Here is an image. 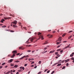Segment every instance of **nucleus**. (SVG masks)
<instances>
[{
  "mask_svg": "<svg viewBox=\"0 0 74 74\" xmlns=\"http://www.w3.org/2000/svg\"><path fill=\"white\" fill-rule=\"evenodd\" d=\"M12 53H13V55L10 56V57L11 58H13L15 56V54L17 53V51L16 50H14L12 52Z\"/></svg>",
  "mask_w": 74,
  "mask_h": 74,
  "instance_id": "1",
  "label": "nucleus"
},
{
  "mask_svg": "<svg viewBox=\"0 0 74 74\" xmlns=\"http://www.w3.org/2000/svg\"><path fill=\"white\" fill-rule=\"evenodd\" d=\"M36 38L35 37H33L32 38H29V39L26 42V43H27L29 41V40H30L31 41H33L34 40V39H35Z\"/></svg>",
  "mask_w": 74,
  "mask_h": 74,
  "instance_id": "2",
  "label": "nucleus"
},
{
  "mask_svg": "<svg viewBox=\"0 0 74 74\" xmlns=\"http://www.w3.org/2000/svg\"><path fill=\"white\" fill-rule=\"evenodd\" d=\"M41 38L42 40H44V38L42 37V35H40L39 37V38H38V40H40V39H41Z\"/></svg>",
  "mask_w": 74,
  "mask_h": 74,
  "instance_id": "3",
  "label": "nucleus"
},
{
  "mask_svg": "<svg viewBox=\"0 0 74 74\" xmlns=\"http://www.w3.org/2000/svg\"><path fill=\"white\" fill-rule=\"evenodd\" d=\"M12 23H13V24H14V25H16L17 23V21H14L13 22H12Z\"/></svg>",
  "mask_w": 74,
  "mask_h": 74,
  "instance_id": "4",
  "label": "nucleus"
},
{
  "mask_svg": "<svg viewBox=\"0 0 74 74\" xmlns=\"http://www.w3.org/2000/svg\"><path fill=\"white\" fill-rule=\"evenodd\" d=\"M47 36L49 37V38H52V35H50V34L47 35Z\"/></svg>",
  "mask_w": 74,
  "mask_h": 74,
  "instance_id": "5",
  "label": "nucleus"
},
{
  "mask_svg": "<svg viewBox=\"0 0 74 74\" xmlns=\"http://www.w3.org/2000/svg\"><path fill=\"white\" fill-rule=\"evenodd\" d=\"M23 47H22V46L19 47V49H22V50L24 49H25V48H23Z\"/></svg>",
  "mask_w": 74,
  "mask_h": 74,
  "instance_id": "6",
  "label": "nucleus"
},
{
  "mask_svg": "<svg viewBox=\"0 0 74 74\" xmlns=\"http://www.w3.org/2000/svg\"><path fill=\"white\" fill-rule=\"evenodd\" d=\"M12 61H13V60L12 59H10L8 61V63H11Z\"/></svg>",
  "mask_w": 74,
  "mask_h": 74,
  "instance_id": "7",
  "label": "nucleus"
},
{
  "mask_svg": "<svg viewBox=\"0 0 74 74\" xmlns=\"http://www.w3.org/2000/svg\"><path fill=\"white\" fill-rule=\"evenodd\" d=\"M62 37H60L58 38V41H62Z\"/></svg>",
  "mask_w": 74,
  "mask_h": 74,
  "instance_id": "8",
  "label": "nucleus"
},
{
  "mask_svg": "<svg viewBox=\"0 0 74 74\" xmlns=\"http://www.w3.org/2000/svg\"><path fill=\"white\" fill-rule=\"evenodd\" d=\"M4 19L5 20H7V19H11V17L4 18Z\"/></svg>",
  "mask_w": 74,
  "mask_h": 74,
  "instance_id": "9",
  "label": "nucleus"
},
{
  "mask_svg": "<svg viewBox=\"0 0 74 74\" xmlns=\"http://www.w3.org/2000/svg\"><path fill=\"white\" fill-rule=\"evenodd\" d=\"M70 44H69L68 46H66V47H65L64 49H66V48H69V47H70Z\"/></svg>",
  "mask_w": 74,
  "mask_h": 74,
  "instance_id": "10",
  "label": "nucleus"
},
{
  "mask_svg": "<svg viewBox=\"0 0 74 74\" xmlns=\"http://www.w3.org/2000/svg\"><path fill=\"white\" fill-rule=\"evenodd\" d=\"M5 21V20L4 19H2L1 21V23H3L4 22H3V21Z\"/></svg>",
  "mask_w": 74,
  "mask_h": 74,
  "instance_id": "11",
  "label": "nucleus"
},
{
  "mask_svg": "<svg viewBox=\"0 0 74 74\" xmlns=\"http://www.w3.org/2000/svg\"><path fill=\"white\" fill-rule=\"evenodd\" d=\"M54 51H55V50L51 51L49 52V53H53V52H54Z\"/></svg>",
  "mask_w": 74,
  "mask_h": 74,
  "instance_id": "12",
  "label": "nucleus"
},
{
  "mask_svg": "<svg viewBox=\"0 0 74 74\" xmlns=\"http://www.w3.org/2000/svg\"><path fill=\"white\" fill-rule=\"evenodd\" d=\"M48 42H47V41H46L45 42L43 43V45H45V44H48Z\"/></svg>",
  "mask_w": 74,
  "mask_h": 74,
  "instance_id": "13",
  "label": "nucleus"
},
{
  "mask_svg": "<svg viewBox=\"0 0 74 74\" xmlns=\"http://www.w3.org/2000/svg\"><path fill=\"white\" fill-rule=\"evenodd\" d=\"M18 65H15L14 66V67H15V68H17V67H18Z\"/></svg>",
  "mask_w": 74,
  "mask_h": 74,
  "instance_id": "14",
  "label": "nucleus"
},
{
  "mask_svg": "<svg viewBox=\"0 0 74 74\" xmlns=\"http://www.w3.org/2000/svg\"><path fill=\"white\" fill-rule=\"evenodd\" d=\"M13 27H18L15 24V25H13Z\"/></svg>",
  "mask_w": 74,
  "mask_h": 74,
  "instance_id": "15",
  "label": "nucleus"
},
{
  "mask_svg": "<svg viewBox=\"0 0 74 74\" xmlns=\"http://www.w3.org/2000/svg\"><path fill=\"white\" fill-rule=\"evenodd\" d=\"M62 49H57V52H59V51H61Z\"/></svg>",
  "mask_w": 74,
  "mask_h": 74,
  "instance_id": "16",
  "label": "nucleus"
},
{
  "mask_svg": "<svg viewBox=\"0 0 74 74\" xmlns=\"http://www.w3.org/2000/svg\"><path fill=\"white\" fill-rule=\"evenodd\" d=\"M61 64H58V65H57V66H61Z\"/></svg>",
  "mask_w": 74,
  "mask_h": 74,
  "instance_id": "17",
  "label": "nucleus"
},
{
  "mask_svg": "<svg viewBox=\"0 0 74 74\" xmlns=\"http://www.w3.org/2000/svg\"><path fill=\"white\" fill-rule=\"evenodd\" d=\"M25 58V57L24 56L23 57H22V58H20V60H21V59H23Z\"/></svg>",
  "mask_w": 74,
  "mask_h": 74,
  "instance_id": "18",
  "label": "nucleus"
},
{
  "mask_svg": "<svg viewBox=\"0 0 74 74\" xmlns=\"http://www.w3.org/2000/svg\"><path fill=\"white\" fill-rule=\"evenodd\" d=\"M59 62L58 63H56L55 64H53V66H55V65H56V64H58Z\"/></svg>",
  "mask_w": 74,
  "mask_h": 74,
  "instance_id": "19",
  "label": "nucleus"
},
{
  "mask_svg": "<svg viewBox=\"0 0 74 74\" xmlns=\"http://www.w3.org/2000/svg\"><path fill=\"white\" fill-rule=\"evenodd\" d=\"M10 72V71H9L7 73H5V74H8Z\"/></svg>",
  "mask_w": 74,
  "mask_h": 74,
  "instance_id": "20",
  "label": "nucleus"
},
{
  "mask_svg": "<svg viewBox=\"0 0 74 74\" xmlns=\"http://www.w3.org/2000/svg\"><path fill=\"white\" fill-rule=\"evenodd\" d=\"M60 42H57L56 43L57 45H58V44H60Z\"/></svg>",
  "mask_w": 74,
  "mask_h": 74,
  "instance_id": "21",
  "label": "nucleus"
},
{
  "mask_svg": "<svg viewBox=\"0 0 74 74\" xmlns=\"http://www.w3.org/2000/svg\"><path fill=\"white\" fill-rule=\"evenodd\" d=\"M6 25H3L2 26L3 28L6 27Z\"/></svg>",
  "mask_w": 74,
  "mask_h": 74,
  "instance_id": "22",
  "label": "nucleus"
},
{
  "mask_svg": "<svg viewBox=\"0 0 74 74\" xmlns=\"http://www.w3.org/2000/svg\"><path fill=\"white\" fill-rule=\"evenodd\" d=\"M24 58H28L29 57V56L27 55V56H24Z\"/></svg>",
  "mask_w": 74,
  "mask_h": 74,
  "instance_id": "23",
  "label": "nucleus"
},
{
  "mask_svg": "<svg viewBox=\"0 0 74 74\" xmlns=\"http://www.w3.org/2000/svg\"><path fill=\"white\" fill-rule=\"evenodd\" d=\"M72 37V36H69L68 38V39H70V38H71Z\"/></svg>",
  "mask_w": 74,
  "mask_h": 74,
  "instance_id": "24",
  "label": "nucleus"
},
{
  "mask_svg": "<svg viewBox=\"0 0 74 74\" xmlns=\"http://www.w3.org/2000/svg\"><path fill=\"white\" fill-rule=\"evenodd\" d=\"M15 62L16 63H18V62H19V61L18 60H16V61H15Z\"/></svg>",
  "mask_w": 74,
  "mask_h": 74,
  "instance_id": "25",
  "label": "nucleus"
},
{
  "mask_svg": "<svg viewBox=\"0 0 74 74\" xmlns=\"http://www.w3.org/2000/svg\"><path fill=\"white\" fill-rule=\"evenodd\" d=\"M23 29H25V30H27V29H26V27H23Z\"/></svg>",
  "mask_w": 74,
  "mask_h": 74,
  "instance_id": "26",
  "label": "nucleus"
},
{
  "mask_svg": "<svg viewBox=\"0 0 74 74\" xmlns=\"http://www.w3.org/2000/svg\"><path fill=\"white\" fill-rule=\"evenodd\" d=\"M70 57H73V54H71L70 55Z\"/></svg>",
  "mask_w": 74,
  "mask_h": 74,
  "instance_id": "27",
  "label": "nucleus"
},
{
  "mask_svg": "<svg viewBox=\"0 0 74 74\" xmlns=\"http://www.w3.org/2000/svg\"><path fill=\"white\" fill-rule=\"evenodd\" d=\"M38 35H39L40 34H41V33H40V32H39L38 33Z\"/></svg>",
  "mask_w": 74,
  "mask_h": 74,
  "instance_id": "28",
  "label": "nucleus"
},
{
  "mask_svg": "<svg viewBox=\"0 0 74 74\" xmlns=\"http://www.w3.org/2000/svg\"><path fill=\"white\" fill-rule=\"evenodd\" d=\"M5 64V63H3L2 64V66H4Z\"/></svg>",
  "mask_w": 74,
  "mask_h": 74,
  "instance_id": "29",
  "label": "nucleus"
},
{
  "mask_svg": "<svg viewBox=\"0 0 74 74\" xmlns=\"http://www.w3.org/2000/svg\"><path fill=\"white\" fill-rule=\"evenodd\" d=\"M71 60H74V58L73 57H72L71 58Z\"/></svg>",
  "mask_w": 74,
  "mask_h": 74,
  "instance_id": "30",
  "label": "nucleus"
},
{
  "mask_svg": "<svg viewBox=\"0 0 74 74\" xmlns=\"http://www.w3.org/2000/svg\"><path fill=\"white\" fill-rule=\"evenodd\" d=\"M55 73V71H53L51 72V74H53V73Z\"/></svg>",
  "mask_w": 74,
  "mask_h": 74,
  "instance_id": "31",
  "label": "nucleus"
},
{
  "mask_svg": "<svg viewBox=\"0 0 74 74\" xmlns=\"http://www.w3.org/2000/svg\"><path fill=\"white\" fill-rule=\"evenodd\" d=\"M58 53H59L58 52H56L55 53V55H57V54H58Z\"/></svg>",
  "mask_w": 74,
  "mask_h": 74,
  "instance_id": "32",
  "label": "nucleus"
},
{
  "mask_svg": "<svg viewBox=\"0 0 74 74\" xmlns=\"http://www.w3.org/2000/svg\"><path fill=\"white\" fill-rule=\"evenodd\" d=\"M62 62V60H60L59 61V63H61V62Z\"/></svg>",
  "mask_w": 74,
  "mask_h": 74,
  "instance_id": "33",
  "label": "nucleus"
},
{
  "mask_svg": "<svg viewBox=\"0 0 74 74\" xmlns=\"http://www.w3.org/2000/svg\"><path fill=\"white\" fill-rule=\"evenodd\" d=\"M41 61H39V62H38V64H41Z\"/></svg>",
  "mask_w": 74,
  "mask_h": 74,
  "instance_id": "34",
  "label": "nucleus"
},
{
  "mask_svg": "<svg viewBox=\"0 0 74 74\" xmlns=\"http://www.w3.org/2000/svg\"><path fill=\"white\" fill-rule=\"evenodd\" d=\"M65 66H64L62 68V69H65Z\"/></svg>",
  "mask_w": 74,
  "mask_h": 74,
  "instance_id": "35",
  "label": "nucleus"
},
{
  "mask_svg": "<svg viewBox=\"0 0 74 74\" xmlns=\"http://www.w3.org/2000/svg\"><path fill=\"white\" fill-rule=\"evenodd\" d=\"M10 32H12L13 33L14 32V31L12 30H10Z\"/></svg>",
  "mask_w": 74,
  "mask_h": 74,
  "instance_id": "36",
  "label": "nucleus"
},
{
  "mask_svg": "<svg viewBox=\"0 0 74 74\" xmlns=\"http://www.w3.org/2000/svg\"><path fill=\"white\" fill-rule=\"evenodd\" d=\"M66 35V34H64L62 36V37H64Z\"/></svg>",
  "mask_w": 74,
  "mask_h": 74,
  "instance_id": "37",
  "label": "nucleus"
},
{
  "mask_svg": "<svg viewBox=\"0 0 74 74\" xmlns=\"http://www.w3.org/2000/svg\"><path fill=\"white\" fill-rule=\"evenodd\" d=\"M63 52V50H61L60 51V53H62V52Z\"/></svg>",
  "mask_w": 74,
  "mask_h": 74,
  "instance_id": "38",
  "label": "nucleus"
},
{
  "mask_svg": "<svg viewBox=\"0 0 74 74\" xmlns=\"http://www.w3.org/2000/svg\"><path fill=\"white\" fill-rule=\"evenodd\" d=\"M69 60H70V59H67V60H66V62H68L69 61Z\"/></svg>",
  "mask_w": 74,
  "mask_h": 74,
  "instance_id": "39",
  "label": "nucleus"
},
{
  "mask_svg": "<svg viewBox=\"0 0 74 74\" xmlns=\"http://www.w3.org/2000/svg\"><path fill=\"white\" fill-rule=\"evenodd\" d=\"M50 72V71L48 70V71L47 72V73H49V72Z\"/></svg>",
  "mask_w": 74,
  "mask_h": 74,
  "instance_id": "40",
  "label": "nucleus"
},
{
  "mask_svg": "<svg viewBox=\"0 0 74 74\" xmlns=\"http://www.w3.org/2000/svg\"><path fill=\"white\" fill-rule=\"evenodd\" d=\"M41 73V72L40 71L39 72V73H38V74H40Z\"/></svg>",
  "mask_w": 74,
  "mask_h": 74,
  "instance_id": "41",
  "label": "nucleus"
},
{
  "mask_svg": "<svg viewBox=\"0 0 74 74\" xmlns=\"http://www.w3.org/2000/svg\"><path fill=\"white\" fill-rule=\"evenodd\" d=\"M71 32H73V31H70L69 32V33H71Z\"/></svg>",
  "mask_w": 74,
  "mask_h": 74,
  "instance_id": "42",
  "label": "nucleus"
},
{
  "mask_svg": "<svg viewBox=\"0 0 74 74\" xmlns=\"http://www.w3.org/2000/svg\"><path fill=\"white\" fill-rule=\"evenodd\" d=\"M66 66H69V63H67Z\"/></svg>",
  "mask_w": 74,
  "mask_h": 74,
  "instance_id": "43",
  "label": "nucleus"
},
{
  "mask_svg": "<svg viewBox=\"0 0 74 74\" xmlns=\"http://www.w3.org/2000/svg\"><path fill=\"white\" fill-rule=\"evenodd\" d=\"M47 70H48V69H47L45 70L44 71V72H46V71H47Z\"/></svg>",
  "mask_w": 74,
  "mask_h": 74,
  "instance_id": "44",
  "label": "nucleus"
},
{
  "mask_svg": "<svg viewBox=\"0 0 74 74\" xmlns=\"http://www.w3.org/2000/svg\"><path fill=\"white\" fill-rule=\"evenodd\" d=\"M64 60H63L62 62H61V63H64Z\"/></svg>",
  "mask_w": 74,
  "mask_h": 74,
  "instance_id": "45",
  "label": "nucleus"
},
{
  "mask_svg": "<svg viewBox=\"0 0 74 74\" xmlns=\"http://www.w3.org/2000/svg\"><path fill=\"white\" fill-rule=\"evenodd\" d=\"M6 31H8V32H10V30L9 29H7L6 30Z\"/></svg>",
  "mask_w": 74,
  "mask_h": 74,
  "instance_id": "46",
  "label": "nucleus"
},
{
  "mask_svg": "<svg viewBox=\"0 0 74 74\" xmlns=\"http://www.w3.org/2000/svg\"><path fill=\"white\" fill-rule=\"evenodd\" d=\"M27 52H31V50H28V51H27Z\"/></svg>",
  "mask_w": 74,
  "mask_h": 74,
  "instance_id": "47",
  "label": "nucleus"
},
{
  "mask_svg": "<svg viewBox=\"0 0 74 74\" xmlns=\"http://www.w3.org/2000/svg\"><path fill=\"white\" fill-rule=\"evenodd\" d=\"M10 66H14V65L13 64H11Z\"/></svg>",
  "mask_w": 74,
  "mask_h": 74,
  "instance_id": "48",
  "label": "nucleus"
},
{
  "mask_svg": "<svg viewBox=\"0 0 74 74\" xmlns=\"http://www.w3.org/2000/svg\"><path fill=\"white\" fill-rule=\"evenodd\" d=\"M27 32L28 33H30V34L32 33V32Z\"/></svg>",
  "mask_w": 74,
  "mask_h": 74,
  "instance_id": "49",
  "label": "nucleus"
},
{
  "mask_svg": "<svg viewBox=\"0 0 74 74\" xmlns=\"http://www.w3.org/2000/svg\"><path fill=\"white\" fill-rule=\"evenodd\" d=\"M24 66H27V64H25L24 65Z\"/></svg>",
  "mask_w": 74,
  "mask_h": 74,
  "instance_id": "50",
  "label": "nucleus"
},
{
  "mask_svg": "<svg viewBox=\"0 0 74 74\" xmlns=\"http://www.w3.org/2000/svg\"><path fill=\"white\" fill-rule=\"evenodd\" d=\"M34 61L32 62V63H31V64H33V63H34Z\"/></svg>",
  "mask_w": 74,
  "mask_h": 74,
  "instance_id": "51",
  "label": "nucleus"
},
{
  "mask_svg": "<svg viewBox=\"0 0 74 74\" xmlns=\"http://www.w3.org/2000/svg\"><path fill=\"white\" fill-rule=\"evenodd\" d=\"M47 49V47H45L44 48V50H45V49Z\"/></svg>",
  "mask_w": 74,
  "mask_h": 74,
  "instance_id": "52",
  "label": "nucleus"
},
{
  "mask_svg": "<svg viewBox=\"0 0 74 74\" xmlns=\"http://www.w3.org/2000/svg\"><path fill=\"white\" fill-rule=\"evenodd\" d=\"M22 69H23V70H25V68H24V67H23L22 68Z\"/></svg>",
  "mask_w": 74,
  "mask_h": 74,
  "instance_id": "53",
  "label": "nucleus"
},
{
  "mask_svg": "<svg viewBox=\"0 0 74 74\" xmlns=\"http://www.w3.org/2000/svg\"><path fill=\"white\" fill-rule=\"evenodd\" d=\"M19 24L20 25H21V24H22V23H19Z\"/></svg>",
  "mask_w": 74,
  "mask_h": 74,
  "instance_id": "54",
  "label": "nucleus"
},
{
  "mask_svg": "<svg viewBox=\"0 0 74 74\" xmlns=\"http://www.w3.org/2000/svg\"><path fill=\"white\" fill-rule=\"evenodd\" d=\"M3 68V66H0V69H1V68Z\"/></svg>",
  "mask_w": 74,
  "mask_h": 74,
  "instance_id": "55",
  "label": "nucleus"
},
{
  "mask_svg": "<svg viewBox=\"0 0 74 74\" xmlns=\"http://www.w3.org/2000/svg\"><path fill=\"white\" fill-rule=\"evenodd\" d=\"M31 46H32L31 45H28L29 47H31Z\"/></svg>",
  "mask_w": 74,
  "mask_h": 74,
  "instance_id": "56",
  "label": "nucleus"
},
{
  "mask_svg": "<svg viewBox=\"0 0 74 74\" xmlns=\"http://www.w3.org/2000/svg\"><path fill=\"white\" fill-rule=\"evenodd\" d=\"M34 52H35V51H32V53H34Z\"/></svg>",
  "mask_w": 74,
  "mask_h": 74,
  "instance_id": "57",
  "label": "nucleus"
},
{
  "mask_svg": "<svg viewBox=\"0 0 74 74\" xmlns=\"http://www.w3.org/2000/svg\"><path fill=\"white\" fill-rule=\"evenodd\" d=\"M63 42H67V41H64Z\"/></svg>",
  "mask_w": 74,
  "mask_h": 74,
  "instance_id": "58",
  "label": "nucleus"
},
{
  "mask_svg": "<svg viewBox=\"0 0 74 74\" xmlns=\"http://www.w3.org/2000/svg\"><path fill=\"white\" fill-rule=\"evenodd\" d=\"M19 54H20V53H17L16 55H19Z\"/></svg>",
  "mask_w": 74,
  "mask_h": 74,
  "instance_id": "59",
  "label": "nucleus"
},
{
  "mask_svg": "<svg viewBox=\"0 0 74 74\" xmlns=\"http://www.w3.org/2000/svg\"><path fill=\"white\" fill-rule=\"evenodd\" d=\"M37 66H36L34 67V69H36L37 68Z\"/></svg>",
  "mask_w": 74,
  "mask_h": 74,
  "instance_id": "60",
  "label": "nucleus"
},
{
  "mask_svg": "<svg viewBox=\"0 0 74 74\" xmlns=\"http://www.w3.org/2000/svg\"><path fill=\"white\" fill-rule=\"evenodd\" d=\"M13 71H12V70H11L10 71V73H12V72Z\"/></svg>",
  "mask_w": 74,
  "mask_h": 74,
  "instance_id": "61",
  "label": "nucleus"
},
{
  "mask_svg": "<svg viewBox=\"0 0 74 74\" xmlns=\"http://www.w3.org/2000/svg\"><path fill=\"white\" fill-rule=\"evenodd\" d=\"M26 46L27 47H29V45H26Z\"/></svg>",
  "mask_w": 74,
  "mask_h": 74,
  "instance_id": "62",
  "label": "nucleus"
},
{
  "mask_svg": "<svg viewBox=\"0 0 74 74\" xmlns=\"http://www.w3.org/2000/svg\"><path fill=\"white\" fill-rule=\"evenodd\" d=\"M16 74H19V72H17L16 73Z\"/></svg>",
  "mask_w": 74,
  "mask_h": 74,
  "instance_id": "63",
  "label": "nucleus"
},
{
  "mask_svg": "<svg viewBox=\"0 0 74 74\" xmlns=\"http://www.w3.org/2000/svg\"><path fill=\"white\" fill-rule=\"evenodd\" d=\"M60 46H58L57 47V48H59V47H60Z\"/></svg>",
  "mask_w": 74,
  "mask_h": 74,
  "instance_id": "64",
  "label": "nucleus"
}]
</instances>
